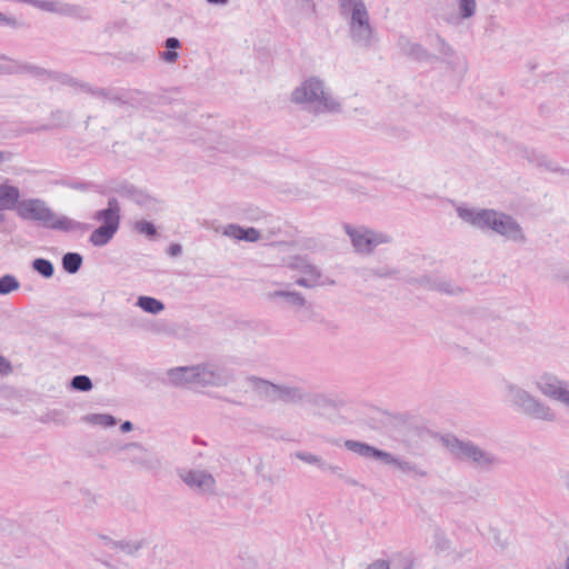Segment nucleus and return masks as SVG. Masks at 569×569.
Here are the masks:
<instances>
[{"label":"nucleus","instance_id":"nucleus-1","mask_svg":"<svg viewBox=\"0 0 569 569\" xmlns=\"http://www.w3.org/2000/svg\"><path fill=\"white\" fill-rule=\"evenodd\" d=\"M458 217L480 230H492L509 240L523 242L526 240L520 224L511 216L493 209H475L458 207Z\"/></svg>","mask_w":569,"mask_h":569},{"label":"nucleus","instance_id":"nucleus-2","mask_svg":"<svg viewBox=\"0 0 569 569\" xmlns=\"http://www.w3.org/2000/svg\"><path fill=\"white\" fill-rule=\"evenodd\" d=\"M18 216L23 220H33L43 228L62 232L84 233L91 227L89 223L77 221L68 216H58L44 200L39 198L21 200Z\"/></svg>","mask_w":569,"mask_h":569},{"label":"nucleus","instance_id":"nucleus-3","mask_svg":"<svg viewBox=\"0 0 569 569\" xmlns=\"http://www.w3.org/2000/svg\"><path fill=\"white\" fill-rule=\"evenodd\" d=\"M440 441L455 460L470 463L476 469L490 470L500 462L496 455L480 448L471 440H461L448 433L441 436Z\"/></svg>","mask_w":569,"mask_h":569},{"label":"nucleus","instance_id":"nucleus-4","mask_svg":"<svg viewBox=\"0 0 569 569\" xmlns=\"http://www.w3.org/2000/svg\"><path fill=\"white\" fill-rule=\"evenodd\" d=\"M291 101L297 104H311L316 113L339 112L341 104L332 98L323 80L309 77L291 93Z\"/></svg>","mask_w":569,"mask_h":569},{"label":"nucleus","instance_id":"nucleus-5","mask_svg":"<svg viewBox=\"0 0 569 569\" xmlns=\"http://www.w3.org/2000/svg\"><path fill=\"white\" fill-rule=\"evenodd\" d=\"M340 14L349 18V36L353 43L369 48L372 43L373 28L363 0H338Z\"/></svg>","mask_w":569,"mask_h":569},{"label":"nucleus","instance_id":"nucleus-6","mask_svg":"<svg viewBox=\"0 0 569 569\" xmlns=\"http://www.w3.org/2000/svg\"><path fill=\"white\" fill-rule=\"evenodd\" d=\"M506 388L509 400L523 415L532 419L549 422L556 420V412L548 405L533 397L527 390L513 383H508Z\"/></svg>","mask_w":569,"mask_h":569},{"label":"nucleus","instance_id":"nucleus-7","mask_svg":"<svg viewBox=\"0 0 569 569\" xmlns=\"http://www.w3.org/2000/svg\"><path fill=\"white\" fill-rule=\"evenodd\" d=\"M116 452H124L123 461L140 470H157L161 467V460L154 452L143 447L140 442H128L116 447Z\"/></svg>","mask_w":569,"mask_h":569},{"label":"nucleus","instance_id":"nucleus-8","mask_svg":"<svg viewBox=\"0 0 569 569\" xmlns=\"http://www.w3.org/2000/svg\"><path fill=\"white\" fill-rule=\"evenodd\" d=\"M390 431L395 440L410 447L418 442L426 429L412 417L399 415L392 418Z\"/></svg>","mask_w":569,"mask_h":569},{"label":"nucleus","instance_id":"nucleus-9","mask_svg":"<svg viewBox=\"0 0 569 569\" xmlns=\"http://www.w3.org/2000/svg\"><path fill=\"white\" fill-rule=\"evenodd\" d=\"M345 230L358 253L369 254L377 246L390 242L389 236L369 229H356L350 224H345Z\"/></svg>","mask_w":569,"mask_h":569},{"label":"nucleus","instance_id":"nucleus-10","mask_svg":"<svg viewBox=\"0 0 569 569\" xmlns=\"http://www.w3.org/2000/svg\"><path fill=\"white\" fill-rule=\"evenodd\" d=\"M536 386L547 398L569 408V380H562L552 373L541 375Z\"/></svg>","mask_w":569,"mask_h":569},{"label":"nucleus","instance_id":"nucleus-11","mask_svg":"<svg viewBox=\"0 0 569 569\" xmlns=\"http://www.w3.org/2000/svg\"><path fill=\"white\" fill-rule=\"evenodd\" d=\"M197 387H221L227 386L233 380L231 371L224 367L214 363H201L194 366Z\"/></svg>","mask_w":569,"mask_h":569},{"label":"nucleus","instance_id":"nucleus-12","mask_svg":"<svg viewBox=\"0 0 569 569\" xmlns=\"http://www.w3.org/2000/svg\"><path fill=\"white\" fill-rule=\"evenodd\" d=\"M181 480L191 489L201 493H213L216 479L206 470H182L179 472Z\"/></svg>","mask_w":569,"mask_h":569},{"label":"nucleus","instance_id":"nucleus-13","mask_svg":"<svg viewBox=\"0 0 569 569\" xmlns=\"http://www.w3.org/2000/svg\"><path fill=\"white\" fill-rule=\"evenodd\" d=\"M98 538L102 542V546L112 555L122 552L129 557H138L139 551L148 545V540L146 538L138 540H113L106 535H99Z\"/></svg>","mask_w":569,"mask_h":569},{"label":"nucleus","instance_id":"nucleus-14","mask_svg":"<svg viewBox=\"0 0 569 569\" xmlns=\"http://www.w3.org/2000/svg\"><path fill=\"white\" fill-rule=\"evenodd\" d=\"M111 191L119 194L122 198L130 199L131 201H133L134 203L142 208H149L156 202V200L144 190L138 188L137 186L127 180L116 183L111 188Z\"/></svg>","mask_w":569,"mask_h":569},{"label":"nucleus","instance_id":"nucleus-15","mask_svg":"<svg viewBox=\"0 0 569 569\" xmlns=\"http://www.w3.org/2000/svg\"><path fill=\"white\" fill-rule=\"evenodd\" d=\"M120 204L116 198H109L108 207L98 210L93 214V219L101 222L102 227L118 231L120 226Z\"/></svg>","mask_w":569,"mask_h":569},{"label":"nucleus","instance_id":"nucleus-16","mask_svg":"<svg viewBox=\"0 0 569 569\" xmlns=\"http://www.w3.org/2000/svg\"><path fill=\"white\" fill-rule=\"evenodd\" d=\"M197 369L192 367H177L167 372L168 381L171 386L178 388H197Z\"/></svg>","mask_w":569,"mask_h":569},{"label":"nucleus","instance_id":"nucleus-17","mask_svg":"<svg viewBox=\"0 0 569 569\" xmlns=\"http://www.w3.org/2000/svg\"><path fill=\"white\" fill-rule=\"evenodd\" d=\"M385 465L395 466L397 469H399L401 472L406 475H411L413 477L418 478H425L428 476V471L422 469L417 463L402 459L400 457H397L392 455L391 452L386 453V457L383 459Z\"/></svg>","mask_w":569,"mask_h":569},{"label":"nucleus","instance_id":"nucleus-18","mask_svg":"<svg viewBox=\"0 0 569 569\" xmlns=\"http://www.w3.org/2000/svg\"><path fill=\"white\" fill-rule=\"evenodd\" d=\"M319 410H338L345 406V401L323 392H308L306 402Z\"/></svg>","mask_w":569,"mask_h":569},{"label":"nucleus","instance_id":"nucleus-19","mask_svg":"<svg viewBox=\"0 0 569 569\" xmlns=\"http://www.w3.org/2000/svg\"><path fill=\"white\" fill-rule=\"evenodd\" d=\"M307 391L298 386L279 385L277 401L287 405H303L306 402Z\"/></svg>","mask_w":569,"mask_h":569},{"label":"nucleus","instance_id":"nucleus-20","mask_svg":"<svg viewBox=\"0 0 569 569\" xmlns=\"http://www.w3.org/2000/svg\"><path fill=\"white\" fill-rule=\"evenodd\" d=\"M345 447L349 451H352L363 458L380 460L381 462H383V459L387 453V451L385 450L378 449L373 446H370L366 442H361L358 440H346Z\"/></svg>","mask_w":569,"mask_h":569},{"label":"nucleus","instance_id":"nucleus-21","mask_svg":"<svg viewBox=\"0 0 569 569\" xmlns=\"http://www.w3.org/2000/svg\"><path fill=\"white\" fill-rule=\"evenodd\" d=\"M140 93L137 89L114 88L109 102L119 107L129 106L138 108L141 104Z\"/></svg>","mask_w":569,"mask_h":569},{"label":"nucleus","instance_id":"nucleus-22","mask_svg":"<svg viewBox=\"0 0 569 569\" xmlns=\"http://www.w3.org/2000/svg\"><path fill=\"white\" fill-rule=\"evenodd\" d=\"M222 233L239 241L257 242L260 239L258 229L253 227L244 228L237 223L226 226Z\"/></svg>","mask_w":569,"mask_h":569},{"label":"nucleus","instance_id":"nucleus-23","mask_svg":"<svg viewBox=\"0 0 569 569\" xmlns=\"http://www.w3.org/2000/svg\"><path fill=\"white\" fill-rule=\"evenodd\" d=\"M20 191L16 186L8 183L0 184V211L16 210L20 206Z\"/></svg>","mask_w":569,"mask_h":569},{"label":"nucleus","instance_id":"nucleus-24","mask_svg":"<svg viewBox=\"0 0 569 569\" xmlns=\"http://www.w3.org/2000/svg\"><path fill=\"white\" fill-rule=\"evenodd\" d=\"M252 389L262 398L268 401L274 402L277 401L278 386L271 381L264 380L262 378L251 376L248 378Z\"/></svg>","mask_w":569,"mask_h":569},{"label":"nucleus","instance_id":"nucleus-25","mask_svg":"<svg viewBox=\"0 0 569 569\" xmlns=\"http://www.w3.org/2000/svg\"><path fill=\"white\" fill-rule=\"evenodd\" d=\"M287 267L291 270H297L305 276L322 277L321 270L313 263L310 262L307 256H292L287 262Z\"/></svg>","mask_w":569,"mask_h":569},{"label":"nucleus","instance_id":"nucleus-26","mask_svg":"<svg viewBox=\"0 0 569 569\" xmlns=\"http://www.w3.org/2000/svg\"><path fill=\"white\" fill-rule=\"evenodd\" d=\"M50 123L40 126L37 131L67 128L72 121V114L63 109H54L50 112Z\"/></svg>","mask_w":569,"mask_h":569},{"label":"nucleus","instance_id":"nucleus-27","mask_svg":"<svg viewBox=\"0 0 569 569\" xmlns=\"http://www.w3.org/2000/svg\"><path fill=\"white\" fill-rule=\"evenodd\" d=\"M268 298L270 300L281 298L286 301V303L299 308H303L307 305L306 298L302 296V293L298 291L276 290L273 292L268 293Z\"/></svg>","mask_w":569,"mask_h":569},{"label":"nucleus","instance_id":"nucleus-28","mask_svg":"<svg viewBox=\"0 0 569 569\" xmlns=\"http://www.w3.org/2000/svg\"><path fill=\"white\" fill-rule=\"evenodd\" d=\"M57 14L70 17L77 20L90 19L89 11L86 8L79 4L66 3L61 1L59 2Z\"/></svg>","mask_w":569,"mask_h":569},{"label":"nucleus","instance_id":"nucleus-29","mask_svg":"<svg viewBox=\"0 0 569 569\" xmlns=\"http://www.w3.org/2000/svg\"><path fill=\"white\" fill-rule=\"evenodd\" d=\"M57 183L62 187H66V188L72 189V190H77V191H81V192H89V191L98 192L99 191V186L96 184L94 182L84 181V180L77 179V178H62Z\"/></svg>","mask_w":569,"mask_h":569},{"label":"nucleus","instance_id":"nucleus-30","mask_svg":"<svg viewBox=\"0 0 569 569\" xmlns=\"http://www.w3.org/2000/svg\"><path fill=\"white\" fill-rule=\"evenodd\" d=\"M19 74L20 73H28L34 78L41 79V80H52V73L53 70H48L42 67L21 62L18 63Z\"/></svg>","mask_w":569,"mask_h":569},{"label":"nucleus","instance_id":"nucleus-31","mask_svg":"<svg viewBox=\"0 0 569 569\" xmlns=\"http://www.w3.org/2000/svg\"><path fill=\"white\" fill-rule=\"evenodd\" d=\"M116 233L117 231L112 229L99 226L91 232L89 241L94 247H103L110 242Z\"/></svg>","mask_w":569,"mask_h":569},{"label":"nucleus","instance_id":"nucleus-32","mask_svg":"<svg viewBox=\"0 0 569 569\" xmlns=\"http://www.w3.org/2000/svg\"><path fill=\"white\" fill-rule=\"evenodd\" d=\"M83 263V257L78 252H67L62 256L61 264L67 273H77Z\"/></svg>","mask_w":569,"mask_h":569},{"label":"nucleus","instance_id":"nucleus-33","mask_svg":"<svg viewBox=\"0 0 569 569\" xmlns=\"http://www.w3.org/2000/svg\"><path fill=\"white\" fill-rule=\"evenodd\" d=\"M137 306L151 315H158L166 308L161 300L149 296H140L137 300Z\"/></svg>","mask_w":569,"mask_h":569},{"label":"nucleus","instance_id":"nucleus-34","mask_svg":"<svg viewBox=\"0 0 569 569\" xmlns=\"http://www.w3.org/2000/svg\"><path fill=\"white\" fill-rule=\"evenodd\" d=\"M390 561L395 569H412L415 566L413 553L410 550H402L392 553Z\"/></svg>","mask_w":569,"mask_h":569},{"label":"nucleus","instance_id":"nucleus-35","mask_svg":"<svg viewBox=\"0 0 569 569\" xmlns=\"http://www.w3.org/2000/svg\"><path fill=\"white\" fill-rule=\"evenodd\" d=\"M522 157L526 158L530 163L546 167L550 171H563L562 168L552 166V163L547 159L545 154L539 153L536 150L525 149L522 151Z\"/></svg>","mask_w":569,"mask_h":569},{"label":"nucleus","instance_id":"nucleus-36","mask_svg":"<svg viewBox=\"0 0 569 569\" xmlns=\"http://www.w3.org/2000/svg\"><path fill=\"white\" fill-rule=\"evenodd\" d=\"M166 51L160 52V58L166 62H176L179 58L178 49L181 48V42L176 37H169L164 40Z\"/></svg>","mask_w":569,"mask_h":569},{"label":"nucleus","instance_id":"nucleus-37","mask_svg":"<svg viewBox=\"0 0 569 569\" xmlns=\"http://www.w3.org/2000/svg\"><path fill=\"white\" fill-rule=\"evenodd\" d=\"M433 546L436 552L439 555L449 556L451 553V541L447 537L446 532L441 529H436L435 531Z\"/></svg>","mask_w":569,"mask_h":569},{"label":"nucleus","instance_id":"nucleus-38","mask_svg":"<svg viewBox=\"0 0 569 569\" xmlns=\"http://www.w3.org/2000/svg\"><path fill=\"white\" fill-rule=\"evenodd\" d=\"M32 269L46 279H49L54 273L53 263L44 258H36L32 261Z\"/></svg>","mask_w":569,"mask_h":569},{"label":"nucleus","instance_id":"nucleus-39","mask_svg":"<svg viewBox=\"0 0 569 569\" xmlns=\"http://www.w3.org/2000/svg\"><path fill=\"white\" fill-rule=\"evenodd\" d=\"M398 274V270L388 266L370 268L363 273L366 280L370 278H393Z\"/></svg>","mask_w":569,"mask_h":569},{"label":"nucleus","instance_id":"nucleus-40","mask_svg":"<svg viewBox=\"0 0 569 569\" xmlns=\"http://www.w3.org/2000/svg\"><path fill=\"white\" fill-rule=\"evenodd\" d=\"M113 89H114V87H106V88L92 87L89 83L81 86V91H84V92L91 94L92 97L102 99L103 101H108V102L113 92Z\"/></svg>","mask_w":569,"mask_h":569},{"label":"nucleus","instance_id":"nucleus-41","mask_svg":"<svg viewBox=\"0 0 569 569\" xmlns=\"http://www.w3.org/2000/svg\"><path fill=\"white\" fill-rule=\"evenodd\" d=\"M295 283L297 286L311 289V288H315L318 286L335 284V280H329V279L323 280L322 277L306 276V277L297 278Z\"/></svg>","mask_w":569,"mask_h":569},{"label":"nucleus","instance_id":"nucleus-42","mask_svg":"<svg viewBox=\"0 0 569 569\" xmlns=\"http://www.w3.org/2000/svg\"><path fill=\"white\" fill-rule=\"evenodd\" d=\"M86 420L92 425L102 427H113L117 425V419L109 413H92L86 417Z\"/></svg>","mask_w":569,"mask_h":569},{"label":"nucleus","instance_id":"nucleus-43","mask_svg":"<svg viewBox=\"0 0 569 569\" xmlns=\"http://www.w3.org/2000/svg\"><path fill=\"white\" fill-rule=\"evenodd\" d=\"M20 283L12 274H4L0 277V296H6L19 289Z\"/></svg>","mask_w":569,"mask_h":569},{"label":"nucleus","instance_id":"nucleus-44","mask_svg":"<svg viewBox=\"0 0 569 569\" xmlns=\"http://www.w3.org/2000/svg\"><path fill=\"white\" fill-rule=\"evenodd\" d=\"M52 80L57 81L63 86L73 87L79 90H81L82 84H88L87 82L80 81L68 73L58 72V71H53Z\"/></svg>","mask_w":569,"mask_h":569},{"label":"nucleus","instance_id":"nucleus-45","mask_svg":"<svg viewBox=\"0 0 569 569\" xmlns=\"http://www.w3.org/2000/svg\"><path fill=\"white\" fill-rule=\"evenodd\" d=\"M70 387L77 391L88 392L93 388V385L88 376L77 375L71 379Z\"/></svg>","mask_w":569,"mask_h":569},{"label":"nucleus","instance_id":"nucleus-46","mask_svg":"<svg viewBox=\"0 0 569 569\" xmlns=\"http://www.w3.org/2000/svg\"><path fill=\"white\" fill-rule=\"evenodd\" d=\"M438 278L430 276V274H423L421 277H410L406 279V282L412 286L426 288L429 290L435 289V284Z\"/></svg>","mask_w":569,"mask_h":569},{"label":"nucleus","instance_id":"nucleus-47","mask_svg":"<svg viewBox=\"0 0 569 569\" xmlns=\"http://www.w3.org/2000/svg\"><path fill=\"white\" fill-rule=\"evenodd\" d=\"M320 470L328 471L332 475H336L338 478L342 479L347 485H350V486L358 485V481L356 479L347 477L343 473V469L341 467L327 463L325 460H323V466L320 467Z\"/></svg>","mask_w":569,"mask_h":569},{"label":"nucleus","instance_id":"nucleus-48","mask_svg":"<svg viewBox=\"0 0 569 569\" xmlns=\"http://www.w3.org/2000/svg\"><path fill=\"white\" fill-rule=\"evenodd\" d=\"M406 53L419 61L430 58V53L419 43L408 42Z\"/></svg>","mask_w":569,"mask_h":569},{"label":"nucleus","instance_id":"nucleus-49","mask_svg":"<svg viewBox=\"0 0 569 569\" xmlns=\"http://www.w3.org/2000/svg\"><path fill=\"white\" fill-rule=\"evenodd\" d=\"M433 290L451 296L462 292V289L459 286L442 279H437Z\"/></svg>","mask_w":569,"mask_h":569},{"label":"nucleus","instance_id":"nucleus-50","mask_svg":"<svg viewBox=\"0 0 569 569\" xmlns=\"http://www.w3.org/2000/svg\"><path fill=\"white\" fill-rule=\"evenodd\" d=\"M292 456L308 465L316 466L318 469L323 466V459L320 456L308 451H296L292 453Z\"/></svg>","mask_w":569,"mask_h":569},{"label":"nucleus","instance_id":"nucleus-51","mask_svg":"<svg viewBox=\"0 0 569 569\" xmlns=\"http://www.w3.org/2000/svg\"><path fill=\"white\" fill-rule=\"evenodd\" d=\"M134 228L138 232L143 233L149 238H153L158 233L156 226L147 220L137 221Z\"/></svg>","mask_w":569,"mask_h":569},{"label":"nucleus","instance_id":"nucleus-52","mask_svg":"<svg viewBox=\"0 0 569 569\" xmlns=\"http://www.w3.org/2000/svg\"><path fill=\"white\" fill-rule=\"evenodd\" d=\"M459 10L462 19L472 17L476 12V0H459Z\"/></svg>","mask_w":569,"mask_h":569},{"label":"nucleus","instance_id":"nucleus-53","mask_svg":"<svg viewBox=\"0 0 569 569\" xmlns=\"http://www.w3.org/2000/svg\"><path fill=\"white\" fill-rule=\"evenodd\" d=\"M6 63H0V76L4 74H19L18 63L19 61L13 60L9 57L2 59Z\"/></svg>","mask_w":569,"mask_h":569},{"label":"nucleus","instance_id":"nucleus-54","mask_svg":"<svg viewBox=\"0 0 569 569\" xmlns=\"http://www.w3.org/2000/svg\"><path fill=\"white\" fill-rule=\"evenodd\" d=\"M391 136L398 140H407L410 137V132L402 127H395L391 129Z\"/></svg>","mask_w":569,"mask_h":569},{"label":"nucleus","instance_id":"nucleus-55","mask_svg":"<svg viewBox=\"0 0 569 569\" xmlns=\"http://www.w3.org/2000/svg\"><path fill=\"white\" fill-rule=\"evenodd\" d=\"M437 41L439 43V51L442 54L451 56L453 53L452 48L450 47V44L442 37L437 36Z\"/></svg>","mask_w":569,"mask_h":569},{"label":"nucleus","instance_id":"nucleus-56","mask_svg":"<svg viewBox=\"0 0 569 569\" xmlns=\"http://www.w3.org/2000/svg\"><path fill=\"white\" fill-rule=\"evenodd\" d=\"M391 561L388 559H378L370 563L367 569H390Z\"/></svg>","mask_w":569,"mask_h":569},{"label":"nucleus","instance_id":"nucleus-57","mask_svg":"<svg viewBox=\"0 0 569 569\" xmlns=\"http://www.w3.org/2000/svg\"><path fill=\"white\" fill-rule=\"evenodd\" d=\"M11 371H12L11 362L3 356H0V375H9Z\"/></svg>","mask_w":569,"mask_h":569},{"label":"nucleus","instance_id":"nucleus-58","mask_svg":"<svg viewBox=\"0 0 569 569\" xmlns=\"http://www.w3.org/2000/svg\"><path fill=\"white\" fill-rule=\"evenodd\" d=\"M167 253L171 257H178L182 253V247L179 243H171L168 249Z\"/></svg>","mask_w":569,"mask_h":569},{"label":"nucleus","instance_id":"nucleus-59","mask_svg":"<svg viewBox=\"0 0 569 569\" xmlns=\"http://www.w3.org/2000/svg\"><path fill=\"white\" fill-rule=\"evenodd\" d=\"M301 9L308 10L310 13H316V4L312 0H301Z\"/></svg>","mask_w":569,"mask_h":569},{"label":"nucleus","instance_id":"nucleus-60","mask_svg":"<svg viewBox=\"0 0 569 569\" xmlns=\"http://www.w3.org/2000/svg\"><path fill=\"white\" fill-rule=\"evenodd\" d=\"M0 24H8V26H11V27H16L17 26V20L14 18H12V17H7L2 12H0Z\"/></svg>","mask_w":569,"mask_h":569},{"label":"nucleus","instance_id":"nucleus-61","mask_svg":"<svg viewBox=\"0 0 569 569\" xmlns=\"http://www.w3.org/2000/svg\"><path fill=\"white\" fill-rule=\"evenodd\" d=\"M13 153L10 151L0 150V163L11 161Z\"/></svg>","mask_w":569,"mask_h":569},{"label":"nucleus","instance_id":"nucleus-62","mask_svg":"<svg viewBox=\"0 0 569 569\" xmlns=\"http://www.w3.org/2000/svg\"><path fill=\"white\" fill-rule=\"evenodd\" d=\"M133 429V425L131 421L126 420L120 425V430L123 433L130 432Z\"/></svg>","mask_w":569,"mask_h":569},{"label":"nucleus","instance_id":"nucleus-63","mask_svg":"<svg viewBox=\"0 0 569 569\" xmlns=\"http://www.w3.org/2000/svg\"><path fill=\"white\" fill-rule=\"evenodd\" d=\"M229 0H207L210 4H227Z\"/></svg>","mask_w":569,"mask_h":569},{"label":"nucleus","instance_id":"nucleus-64","mask_svg":"<svg viewBox=\"0 0 569 569\" xmlns=\"http://www.w3.org/2000/svg\"><path fill=\"white\" fill-rule=\"evenodd\" d=\"M565 569H569V557H568V558H567V560H566V567H565Z\"/></svg>","mask_w":569,"mask_h":569}]
</instances>
